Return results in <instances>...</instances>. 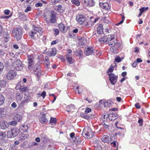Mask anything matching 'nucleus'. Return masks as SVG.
<instances>
[{
	"label": "nucleus",
	"mask_w": 150,
	"mask_h": 150,
	"mask_svg": "<svg viewBox=\"0 0 150 150\" xmlns=\"http://www.w3.org/2000/svg\"><path fill=\"white\" fill-rule=\"evenodd\" d=\"M115 60L117 62L119 63L121 62L122 59L119 56H117L115 57Z\"/></svg>",
	"instance_id": "nucleus-47"
},
{
	"label": "nucleus",
	"mask_w": 150,
	"mask_h": 150,
	"mask_svg": "<svg viewBox=\"0 0 150 150\" xmlns=\"http://www.w3.org/2000/svg\"><path fill=\"white\" fill-rule=\"evenodd\" d=\"M28 68L29 70L32 69L34 65L35 58L33 54H28Z\"/></svg>",
	"instance_id": "nucleus-4"
},
{
	"label": "nucleus",
	"mask_w": 150,
	"mask_h": 150,
	"mask_svg": "<svg viewBox=\"0 0 150 150\" xmlns=\"http://www.w3.org/2000/svg\"><path fill=\"white\" fill-rule=\"evenodd\" d=\"M84 4L87 6H92L95 5V2L93 0H83Z\"/></svg>",
	"instance_id": "nucleus-12"
},
{
	"label": "nucleus",
	"mask_w": 150,
	"mask_h": 150,
	"mask_svg": "<svg viewBox=\"0 0 150 150\" xmlns=\"http://www.w3.org/2000/svg\"><path fill=\"white\" fill-rule=\"evenodd\" d=\"M77 21L81 25L85 21L86 18L84 15H79L76 17Z\"/></svg>",
	"instance_id": "nucleus-10"
},
{
	"label": "nucleus",
	"mask_w": 150,
	"mask_h": 150,
	"mask_svg": "<svg viewBox=\"0 0 150 150\" xmlns=\"http://www.w3.org/2000/svg\"><path fill=\"white\" fill-rule=\"evenodd\" d=\"M22 96L20 92H17L16 94V99L18 100H21L22 99Z\"/></svg>",
	"instance_id": "nucleus-32"
},
{
	"label": "nucleus",
	"mask_w": 150,
	"mask_h": 150,
	"mask_svg": "<svg viewBox=\"0 0 150 150\" xmlns=\"http://www.w3.org/2000/svg\"><path fill=\"white\" fill-rule=\"evenodd\" d=\"M40 137H41V139H42L44 138H46V136L45 134H42L40 135Z\"/></svg>",
	"instance_id": "nucleus-62"
},
{
	"label": "nucleus",
	"mask_w": 150,
	"mask_h": 150,
	"mask_svg": "<svg viewBox=\"0 0 150 150\" xmlns=\"http://www.w3.org/2000/svg\"><path fill=\"white\" fill-rule=\"evenodd\" d=\"M12 66L13 68L17 71L21 70L23 67V64L19 60L17 59L16 62H14Z\"/></svg>",
	"instance_id": "nucleus-6"
},
{
	"label": "nucleus",
	"mask_w": 150,
	"mask_h": 150,
	"mask_svg": "<svg viewBox=\"0 0 150 150\" xmlns=\"http://www.w3.org/2000/svg\"><path fill=\"white\" fill-rule=\"evenodd\" d=\"M17 105L16 103L15 102H13L11 105V107L14 108H16L17 107Z\"/></svg>",
	"instance_id": "nucleus-57"
},
{
	"label": "nucleus",
	"mask_w": 150,
	"mask_h": 150,
	"mask_svg": "<svg viewBox=\"0 0 150 150\" xmlns=\"http://www.w3.org/2000/svg\"><path fill=\"white\" fill-rule=\"evenodd\" d=\"M143 120L141 118L138 121V123L139 124V125L140 127H141L143 125Z\"/></svg>",
	"instance_id": "nucleus-49"
},
{
	"label": "nucleus",
	"mask_w": 150,
	"mask_h": 150,
	"mask_svg": "<svg viewBox=\"0 0 150 150\" xmlns=\"http://www.w3.org/2000/svg\"><path fill=\"white\" fill-rule=\"evenodd\" d=\"M46 95V92L44 91H43L42 93H41V96H42L43 98H44L45 97Z\"/></svg>",
	"instance_id": "nucleus-59"
},
{
	"label": "nucleus",
	"mask_w": 150,
	"mask_h": 150,
	"mask_svg": "<svg viewBox=\"0 0 150 150\" xmlns=\"http://www.w3.org/2000/svg\"><path fill=\"white\" fill-rule=\"evenodd\" d=\"M6 134L5 132H1L0 133V139H4L6 137Z\"/></svg>",
	"instance_id": "nucleus-36"
},
{
	"label": "nucleus",
	"mask_w": 150,
	"mask_h": 150,
	"mask_svg": "<svg viewBox=\"0 0 150 150\" xmlns=\"http://www.w3.org/2000/svg\"><path fill=\"white\" fill-rule=\"evenodd\" d=\"M23 29L19 28H16L12 30V33L13 37L17 41L20 40L23 36Z\"/></svg>",
	"instance_id": "nucleus-1"
},
{
	"label": "nucleus",
	"mask_w": 150,
	"mask_h": 150,
	"mask_svg": "<svg viewBox=\"0 0 150 150\" xmlns=\"http://www.w3.org/2000/svg\"><path fill=\"white\" fill-rule=\"evenodd\" d=\"M6 82L3 80H0V87H4L6 85Z\"/></svg>",
	"instance_id": "nucleus-34"
},
{
	"label": "nucleus",
	"mask_w": 150,
	"mask_h": 150,
	"mask_svg": "<svg viewBox=\"0 0 150 150\" xmlns=\"http://www.w3.org/2000/svg\"><path fill=\"white\" fill-rule=\"evenodd\" d=\"M17 122L15 121H12L8 122V124L11 125L15 126L17 124Z\"/></svg>",
	"instance_id": "nucleus-42"
},
{
	"label": "nucleus",
	"mask_w": 150,
	"mask_h": 150,
	"mask_svg": "<svg viewBox=\"0 0 150 150\" xmlns=\"http://www.w3.org/2000/svg\"><path fill=\"white\" fill-rule=\"evenodd\" d=\"M34 69V73L35 75L38 76H40L41 74V71L40 67H36V69Z\"/></svg>",
	"instance_id": "nucleus-20"
},
{
	"label": "nucleus",
	"mask_w": 150,
	"mask_h": 150,
	"mask_svg": "<svg viewBox=\"0 0 150 150\" xmlns=\"http://www.w3.org/2000/svg\"><path fill=\"white\" fill-rule=\"evenodd\" d=\"M71 2L73 4L77 6H79L80 4L79 1L78 0H72Z\"/></svg>",
	"instance_id": "nucleus-37"
},
{
	"label": "nucleus",
	"mask_w": 150,
	"mask_h": 150,
	"mask_svg": "<svg viewBox=\"0 0 150 150\" xmlns=\"http://www.w3.org/2000/svg\"><path fill=\"white\" fill-rule=\"evenodd\" d=\"M108 42L109 45L115 47V46L118 43L116 40L113 35H108Z\"/></svg>",
	"instance_id": "nucleus-5"
},
{
	"label": "nucleus",
	"mask_w": 150,
	"mask_h": 150,
	"mask_svg": "<svg viewBox=\"0 0 150 150\" xmlns=\"http://www.w3.org/2000/svg\"><path fill=\"white\" fill-rule=\"evenodd\" d=\"M135 106L137 109H139L141 108V106L139 105V103H137L135 105Z\"/></svg>",
	"instance_id": "nucleus-56"
},
{
	"label": "nucleus",
	"mask_w": 150,
	"mask_h": 150,
	"mask_svg": "<svg viewBox=\"0 0 150 150\" xmlns=\"http://www.w3.org/2000/svg\"><path fill=\"white\" fill-rule=\"evenodd\" d=\"M53 30L54 32V34L55 36L59 34V31L57 28H54Z\"/></svg>",
	"instance_id": "nucleus-44"
},
{
	"label": "nucleus",
	"mask_w": 150,
	"mask_h": 150,
	"mask_svg": "<svg viewBox=\"0 0 150 150\" xmlns=\"http://www.w3.org/2000/svg\"><path fill=\"white\" fill-rule=\"evenodd\" d=\"M101 118L103 121H105L107 120V116H106V115L103 114L101 116Z\"/></svg>",
	"instance_id": "nucleus-52"
},
{
	"label": "nucleus",
	"mask_w": 150,
	"mask_h": 150,
	"mask_svg": "<svg viewBox=\"0 0 150 150\" xmlns=\"http://www.w3.org/2000/svg\"><path fill=\"white\" fill-rule=\"evenodd\" d=\"M19 132V130L17 128H13L11 129L10 131L7 132V137L10 138H14L17 135Z\"/></svg>",
	"instance_id": "nucleus-3"
},
{
	"label": "nucleus",
	"mask_w": 150,
	"mask_h": 150,
	"mask_svg": "<svg viewBox=\"0 0 150 150\" xmlns=\"http://www.w3.org/2000/svg\"><path fill=\"white\" fill-rule=\"evenodd\" d=\"M55 15L53 13H51V15L50 16V21L51 23H55L56 22V20L55 19Z\"/></svg>",
	"instance_id": "nucleus-25"
},
{
	"label": "nucleus",
	"mask_w": 150,
	"mask_h": 150,
	"mask_svg": "<svg viewBox=\"0 0 150 150\" xmlns=\"http://www.w3.org/2000/svg\"><path fill=\"white\" fill-rule=\"evenodd\" d=\"M108 39V36H104L102 38H100L99 39V41L101 44H103L107 42Z\"/></svg>",
	"instance_id": "nucleus-19"
},
{
	"label": "nucleus",
	"mask_w": 150,
	"mask_h": 150,
	"mask_svg": "<svg viewBox=\"0 0 150 150\" xmlns=\"http://www.w3.org/2000/svg\"><path fill=\"white\" fill-rule=\"evenodd\" d=\"M79 87L78 86L76 88H75V87H74V89L76 92H77L78 94H79L81 93L79 92Z\"/></svg>",
	"instance_id": "nucleus-55"
},
{
	"label": "nucleus",
	"mask_w": 150,
	"mask_h": 150,
	"mask_svg": "<svg viewBox=\"0 0 150 150\" xmlns=\"http://www.w3.org/2000/svg\"><path fill=\"white\" fill-rule=\"evenodd\" d=\"M58 27L60 30L63 33H65L67 30V28L62 23L59 24Z\"/></svg>",
	"instance_id": "nucleus-11"
},
{
	"label": "nucleus",
	"mask_w": 150,
	"mask_h": 150,
	"mask_svg": "<svg viewBox=\"0 0 150 150\" xmlns=\"http://www.w3.org/2000/svg\"><path fill=\"white\" fill-rule=\"evenodd\" d=\"M91 108L88 107L86 108V110L85 112L87 114V113L91 112Z\"/></svg>",
	"instance_id": "nucleus-51"
},
{
	"label": "nucleus",
	"mask_w": 150,
	"mask_h": 150,
	"mask_svg": "<svg viewBox=\"0 0 150 150\" xmlns=\"http://www.w3.org/2000/svg\"><path fill=\"white\" fill-rule=\"evenodd\" d=\"M82 135L85 138H90L92 137L93 133L91 128L88 126L85 127L83 130Z\"/></svg>",
	"instance_id": "nucleus-2"
},
{
	"label": "nucleus",
	"mask_w": 150,
	"mask_h": 150,
	"mask_svg": "<svg viewBox=\"0 0 150 150\" xmlns=\"http://www.w3.org/2000/svg\"><path fill=\"white\" fill-rule=\"evenodd\" d=\"M27 89V87H22L21 86V88H20V91L22 92H24L26 91Z\"/></svg>",
	"instance_id": "nucleus-53"
},
{
	"label": "nucleus",
	"mask_w": 150,
	"mask_h": 150,
	"mask_svg": "<svg viewBox=\"0 0 150 150\" xmlns=\"http://www.w3.org/2000/svg\"><path fill=\"white\" fill-rule=\"evenodd\" d=\"M21 87V86L20 85V83H18L15 87V89L17 90H18L19 89H20Z\"/></svg>",
	"instance_id": "nucleus-54"
},
{
	"label": "nucleus",
	"mask_w": 150,
	"mask_h": 150,
	"mask_svg": "<svg viewBox=\"0 0 150 150\" xmlns=\"http://www.w3.org/2000/svg\"><path fill=\"white\" fill-rule=\"evenodd\" d=\"M109 77V80L112 85H115L117 81L118 76L115 75L114 73H108Z\"/></svg>",
	"instance_id": "nucleus-7"
},
{
	"label": "nucleus",
	"mask_w": 150,
	"mask_h": 150,
	"mask_svg": "<svg viewBox=\"0 0 150 150\" xmlns=\"http://www.w3.org/2000/svg\"><path fill=\"white\" fill-rule=\"evenodd\" d=\"M137 62L136 61H134V62L132 64V66L134 67H135L137 65Z\"/></svg>",
	"instance_id": "nucleus-64"
},
{
	"label": "nucleus",
	"mask_w": 150,
	"mask_h": 150,
	"mask_svg": "<svg viewBox=\"0 0 150 150\" xmlns=\"http://www.w3.org/2000/svg\"><path fill=\"white\" fill-rule=\"evenodd\" d=\"M4 67L3 64L0 62V74L2 72Z\"/></svg>",
	"instance_id": "nucleus-43"
},
{
	"label": "nucleus",
	"mask_w": 150,
	"mask_h": 150,
	"mask_svg": "<svg viewBox=\"0 0 150 150\" xmlns=\"http://www.w3.org/2000/svg\"><path fill=\"white\" fill-rule=\"evenodd\" d=\"M111 101H108L105 102L104 104V106L105 107H109L110 106L111 104Z\"/></svg>",
	"instance_id": "nucleus-38"
},
{
	"label": "nucleus",
	"mask_w": 150,
	"mask_h": 150,
	"mask_svg": "<svg viewBox=\"0 0 150 150\" xmlns=\"http://www.w3.org/2000/svg\"><path fill=\"white\" fill-rule=\"evenodd\" d=\"M94 50L93 47H88L85 52V53L86 55L88 56L91 53H94Z\"/></svg>",
	"instance_id": "nucleus-13"
},
{
	"label": "nucleus",
	"mask_w": 150,
	"mask_h": 150,
	"mask_svg": "<svg viewBox=\"0 0 150 150\" xmlns=\"http://www.w3.org/2000/svg\"><path fill=\"white\" fill-rule=\"evenodd\" d=\"M24 100L23 101L24 103H27L28 100H30L31 99V97L29 95H25L24 97Z\"/></svg>",
	"instance_id": "nucleus-31"
},
{
	"label": "nucleus",
	"mask_w": 150,
	"mask_h": 150,
	"mask_svg": "<svg viewBox=\"0 0 150 150\" xmlns=\"http://www.w3.org/2000/svg\"><path fill=\"white\" fill-rule=\"evenodd\" d=\"M1 128L2 129H5L9 127L8 123L7 122L4 121L0 124Z\"/></svg>",
	"instance_id": "nucleus-18"
},
{
	"label": "nucleus",
	"mask_w": 150,
	"mask_h": 150,
	"mask_svg": "<svg viewBox=\"0 0 150 150\" xmlns=\"http://www.w3.org/2000/svg\"><path fill=\"white\" fill-rule=\"evenodd\" d=\"M67 62L70 64H72L74 62L73 60L72 57L70 56L68 54L67 55Z\"/></svg>",
	"instance_id": "nucleus-26"
},
{
	"label": "nucleus",
	"mask_w": 150,
	"mask_h": 150,
	"mask_svg": "<svg viewBox=\"0 0 150 150\" xmlns=\"http://www.w3.org/2000/svg\"><path fill=\"white\" fill-rule=\"evenodd\" d=\"M110 137L107 135H104L101 139L102 141L104 143L109 142L110 141Z\"/></svg>",
	"instance_id": "nucleus-22"
},
{
	"label": "nucleus",
	"mask_w": 150,
	"mask_h": 150,
	"mask_svg": "<svg viewBox=\"0 0 150 150\" xmlns=\"http://www.w3.org/2000/svg\"><path fill=\"white\" fill-rule=\"evenodd\" d=\"M94 150H102L100 145L98 144L97 145L95 146Z\"/></svg>",
	"instance_id": "nucleus-41"
},
{
	"label": "nucleus",
	"mask_w": 150,
	"mask_h": 150,
	"mask_svg": "<svg viewBox=\"0 0 150 150\" xmlns=\"http://www.w3.org/2000/svg\"><path fill=\"white\" fill-rule=\"evenodd\" d=\"M60 0H50L51 3L53 5H55L59 2Z\"/></svg>",
	"instance_id": "nucleus-45"
},
{
	"label": "nucleus",
	"mask_w": 150,
	"mask_h": 150,
	"mask_svg": "<svg viewBox=\"0 0 150 150\" xmlns=\"http://www.w3.org/2000/svg\"><path fill=\"white\" fill-rule=\"evenodd\" d=\"M103 26L101 24H99L97 28V32L99 34H101L103 33Z\"/></svg>",
	"instance_id": "nucleus-21"
},
{
	"label": "nucleus",
	"mask_w": 150,
	"mask_h": 150,
	"mask_svg": "<svg viewBox=\"0 0 150 150\" xmlns=\"http://www.w3.org/2000/svg\"><path fill=\"white\" fill-rule=\"evenodd\" d=\"M42 5V4L41 3H38L35 4V6L36 7H38L41 6Z\"/></svg>",
	"instance_id": "nucleus-58"
},
{
	"label": "nucleus",
	"mask_w": 150,
	"mask_h": 150,
	"mask_svg": "<svg viewBox=\"0 0 150 150\" xmlns=\"http://www.w3.org/2000/svg\"><path fill=\"white\" fill-rule=\"evenodd\" d=\"M148 7H143L140 9H139V10L140 11H143V13L145 11L147 10L148 9Z\"/></svg>",
	"instance_id": "nucleus-46"
},
{
	"label": "nucleus",
	"mask_w": 150,
	"mask_h": 150,
	"mask_svg": "<svg viewBox=\"0 0 150 150\" xmlns=\"http://www.w3.org/2000/svg\"><path fill=\"white\" fill-rule=\"evenodd\" d=\"M10 38L9 34L7 33L6 37H5L4 39V41L5 42H7L8 40V39Z\"/></svg>",
	"instance_id": "nucleus-48"
},
{
	"label": "nucleus",
	"mask_w": 150,
	"mask_h": 150,
	"mask_svg": "<svg viewBox=\"0 0 150 150\" xmlns=\"http://www.w3.org/2000/svg\"><path fill=\"white\" fill-rule=\"evenodd\" d=\"M16 75V74L15 70H11L7 74L6 77L9 80H11L14 79Z\"/></svg>",
	"instance_id": "nucleus-8"
},
{
	"label": "nucleus",
	"mask_w": 150,
	"mask_h": 150,
	"mask_svg": "<svg viewBox=\"0 0 150 150\" xmlns=\"http://www.w3.org/2000/svg\"><path fill=\"white\" fill-rule=\"evenodd\" d=\"M74 109V105L72 104L67 106L66 107V110L67 112H72Z\"/></svg>",
	"instance_id": "nucleus-24"
},
{
	"label": "nucleus",
	"mask_w": 150,
	"mask_h": 150,
	"mask_svg": "<svg viewBox=\"0 0 150 150\" xmlns=\"http://www.w3.org/2000/svg\"><path fill=\"white\" fill-rule=\"evenodd\" d=\"M75 54L77 56H81L83 54V52L80 49H78L75 52Z\"/></svg>",
	"instance_id": "nucleus-30"
},
{
	"label": "nucleus",
	"mask_w": 150,
	"mask_h": 150,
	"mask_svg": "<svg viewBox=\"0 0 150 150\" xmlns=\"http://www.w3.org/2000/svg\"><path fill=\"white\" fill-rule=\"evenodd\" d=\"M31 38L33 39H35L38 37L37 33L35 30H32L29 33Z\"/></svg>",
	"instance_id": "nucleus-16"
},
{
	"label": "nucleus",
	"mask_w": 150,
	"mask_h": 150,
	"mask_svg": "<svg viewBox=\"0 0 150 150\" xmlns=\"http://www.w3.org/2000/svg\"><path fill=\"white\" fill-rule=\"evenodd\" d=\"M45 62L46 64V67L48 68L50 65V61L48 57L47 56L45 57Z\"/></svg>",
	"instance_id": "nucleus-29"
},
{
	"label": "nucleus",
	"mask_w": 150,
	"mask_h": 150,
	"mask_svg": "<svg viewBox=\"0 0 150 150\" xmlns=\"http://www.w3.org/2000/svg\"><path fill=\"white\" fill-rule=\"evenodd\" d=\"M62 6L61 5H58L54 7V9L59 12L63 13L64 12L62 9Z\"/></svg>",
	"instance_id": "nucleus-23"
},
{
	"label": "nucleus",
	"mask_w": 150,
	"mask_h": 150,
	"mask_svg": "<svg viewBox=\"0 0 150 150\" xmlns=\"http://www.w3.org/2000/svg\"><path fill=\"white\" fill-rule=\"evenodd\" d=\"M57 120L55 118L51 117L50 120V123L51 125H54L56 124Z\"/></svg>",
	"instance_id": "nucleus-27"
},
{
	"label": "nucleus",
	"mask_w": 150,
	"mask_h": 150,
	"mask_svg": "<svg viewBox=\"0 0 150 150\" xmlns=\"http://www.w3.org/2000/svg\"><path fill=\"white\" fill-rule=\"evenodd\" d=\"M84 25L87 28L90 27L92 26V22L91 21H88L86 23L84 24Z\"/></svg>",
	"instance_id": "nucleus-39"
},
{
	"label": "nucleus",
	"mask_w": 150,
	"mask_h": 150,
	"mask_svg": "<svg viewBox=\"0 0 150 150\" xmlns=\"http://www.w3.org/2000/svg\"><path fill=\"white\" fill-rule=\"evenodd\" d=\"M31 10V7L30 6H28L27 7L26 9L25 10V12H27L28 11H30Z\"/></svg>",
	"instance_id": "nucleus-61"
},
{
	"label": "nucleus",
	"mask_w": 150,
	"mask_h": 150,
	"mask_svg": "<svg viewBox=\"0 0 150 150\" xmlns=\"http://www.w3.org/2000/svg\"><path fill=\"white\" fill-rule=\"evenodd\" d=\"M116 46H115V47H111L110 48V50L112 51V52H114L115 51V50H116V48H115V47H116Z\"/></svg>",
	"instance_id": "nucleus-63"
},
{
	"label": "nucleus",
	"mask_w": 150,
	"mask_h": 150,
	"mask_svg": "<svg viewBox=\"0 0 150 150\" xmlns=\"http://www.w3.org/2000/svg\"><path fill=\"white\" fill-rule=\"evenodd\" d=\"M113 71V66L112 65H111L110 66V67L108 69L107 72V74H108V73H109L110 72V73H112Z\"/></svg>",
	"instance_id": "nucleus-40"
},
{
	"label": "nucleus",
	"mask_w": 150,
	"mask_h": 150,
	"mask_svg": "<svg viewBox=\"0 0 150 150\" xmlns=\"http://www.w3.org/2000/svg\"><path fill=\"white\" fill-rule=\"evenodd\" d=\"M108 117L110 120L113 121L118 117V116L117 113H112L109 114Z\"/></svg>",
	"instance_id": "nucleus-14"
},
{
	"label": "nucleus",
	"mask_w": 150,
	"mask_h": 150,
	"mask_svg": "<svg viewBox=\"0 0 150 150\" xmlns=\"http://www.w3.org/2000/svg\"><path fill=\"white\" fill-rule=\"evenodd\" d=\"M102 125L105 129H108L109 125L108 124L107 122L105 121L103 122H102Z\"/></svg>",
	"instance_id": "nucleus-35"
},
{
	"label": "nucleus",
	"mask_w": 150,
	"mask_h": 150,
	"mask_svg": "<svg viewBox=\"0 0 150 150\" xmlns=\"http://www.w3.org/2000/svg\"><path fill=\"white\" fill-rule=\"evenodd\" d=\"M10 13V11L8 10H5L4 11V13L5 15H8Z\"/></svg>",
	"instance_id": "nucleus-60"
},
{
	"label": "nucleus",
	"mask_w": 150,
	"mask_h": 150,
	"mask_svg": "<svg viewBox=\"0 0 150 150\" xmlns=\"http://www.w3.org/2000/svg\"><path fill=\"white\" fill-rule=\"evenodd\" d=\"M100 6L102 8L108 11H110L111 6L107 3H100L99 4Z\"/></svg>",
	"instance_id": "nucleus-9"
},
{
	"label": "nucleus",
	"mask_w": 150,
	"mask_h": 150,
	"mask_svg": "<svg viewBox=\"0 0 150 150\" xmlns=\"http://www.w3.org/2000/svg\"><path fill=\"white\" fill-rule=\"evenodd\" d=\"M4 96L0 94V105H2L4 103Z\"/></svg>",
	"instance_id": "nucleus-33"
},
{
	"label": "nucleus",
	"mask_w": 150,
	"mask_h": 150,
	"mask_svg": "<svg viewBox=\"0 0 150 150\" xmlns=\"http://www.w3.org/2000/svg\"><path fill=\"white\" fill-rule=\"evenodd\" d=\"M81 117H83V118L88 119L90 118H91V115H90L89 114H86L85 112L84 113H82L81 114Z\"/></svg>",
	"instance_id": "nucleus-28"
},
{
	"label": "nucleus",
	"mask_w": 150,
	"mask_h": 150,
	"mask_svg": "<svg viewBox=\"0 0 150 150\" xmlns=\"http://www.w3.org/2000/svg\"><path fill=\"white\" fill-rule=\"evenodd\" d=\"M33 28H34L33 30H35V31H36V32H38L39 31H40V29L38 27H35V25H33Z\"/></svg>",
	"instance_id": "nucleus-50"
},
{
	"label": "nucleus",
	"mask_w": 150,
	"mask_h": 150,
	"mask_svg": "<svg viewBox=\"0 0 150 150\" xmlns=\"http://www.w3.org/2000/svg\"><path fill=\"white\" fill-rule=\"evenodd\" d=\"M56 50L54 48L51 49L48 52L47 55L49 56H54L56 54Z\"/></svg>",
	"instance_id": "nucleus-15"
},
{
	"label": "nucleus",
	"mask_w": 150,
	"mask_h": 150,
	"mask_svg": "<svg viewBox=\"0 0 150 150\" xmlns=\"http://www.w3.org/2000/svg\"><path fill=\"white\" fill-rule=\"evenodd\" d=\"M40 120L41 122L44 124H45L48 122V120L46 117L45 114H43L42 115Z\"/></svg>",
	"instance_id": "nucleus-17"
}]
</instances>
